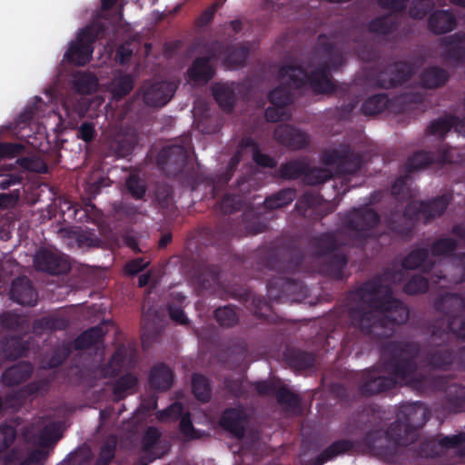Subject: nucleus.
<instances>
[{
  "instance_id": "obj_1",
  "label": "nucleus",
  "mask_w": 465,
  "mask_h": 465,
  "mask_svg": "<svg viewBox=\"0 0 465 465\" xmlns=\"http://www.w3.org/2000/svg\"><path fill=\"white\" fill-rule=\"evenodd\" d=\"M351 43L348 35L341 31H334L330 37L325 34L318 36L315 52L324 58L313 70L310 65L283 64L279 70V77L285 81L268 94L272 105L286 108L292 103V89H300L306 84L317 94H336L344 96L351 85L345 83L338 84L331 78V71H338L347 63Z\"/></svg>"
},
{
  "instance_id": "obj_2",
  "label": "nucleus",
  "mask_w": 465,
  "mask_h": 465,
  "mask_svg": "<svg viewBox=\"0 0 465 465\" xmlns=\"http://www.w3.org/2000/svg\"><path fill=\"white\" fill-rule=\"evenodd\" d=\"M348 316L351 325L361 333L377 339L389 338L396 325L405 323L408 307L393 295V290L376 275L349 292Z\"/></svg>"
},
{
  "instance_id": "obj_3",
  "label": "nucleus",
  "mask_w": 465,
  "mask_h": 465,
  "mask_svg": "<svg viewBox=\"0 0 465 465\" xmlns=\"http://www.w3.org/2000/svg\"><path fill=\"white\" fill-rule=\"evenodd\" d=\"M363 412L368 419L364 423L367 430L361 443L371 451L386 459L392 458L397 446H408L418 439L421 429L430 417L423 402H406L400 406L396 420L384 430L385 412L379 406H367Z\"/></svg>"
},
{
  "instance_id": "obj_4",
  "label": "nucleus",
  "mask_w": 465,
  "mask_h": 465,
  "mask_svg": "<svg viewBox=\"0 0 465 465\" xmlns=\"http://www.w3.org/2000/svg\"><path fill=\"white\" fill-rule=\"evenodd\" d=\"M420 347L414 341H391L382 346V361L385 371L391 376L381 375L376 369H366L358 381V392L371 397L394 390L398 381L411 389L423 392L430 384L429 376L417 372L416 359Z\"/></svg>"
},
{
  "instance_id": "obj_5",
  "label": "nucleus",
  "mask_w": 465,
  "mask_h": 465,
  "mask_svg": "<svg viewBox=\"0 0 465 465\" xmlns=\"http://www.w3.org/2000/svg\"><path fill=\"white\" fill-rule=\"evenodd\" d=\"M287 258L280 259L275 249L260 251L261 264L268 270L281 273L271 278L266 285L269 299L278 303L301 302L308 294V288L302 281L285 275L301 270L304 258L302 252L292 250Z\"/></svg>"
},
{
  "instance_id": "obj_6",
  "label": "nucleus",
  "mask_w": 465,
  "mask_h": 465,
  "mask_svg": "<svg viewBox=\"0 0 465 465\" xmlns=\"http://www.w3.org/2000/svg\"><path fill=\"white\" fill-rule=\"evenodd\" d=\"M451 199L450 193H444L429 201H410L402 213H391L386 221L387 229L394 237L408 239L412 235L414 223L420 215L425 223L441 216Z\"/></svg>"
},
{
  "instance_id": "obj_7",
  "label": "nucleus",
  "mask_w": 465,
  "mask_h": 465,
  "mask_svg": "<svg viewBox=\"0 0 465 465\" xmlns=\"http://www.w3.org/2000/svg\"><path fill=\"white\" fill-rule=\"evenodd\" d=\"M189 152L186 146L172 144L163 147L156 156L158 168L168 177L185 178L192 187L198 184V177L193 167L188 168Z\"/></svg>"
},
{
  "instance_id": "obj_8",
  "label": "nucleus",
  "mask_w": 465,
  "mask_h": 465,
  "mask_svg": "<svg viewBox=\"0 0 465 465\" xmlns=\"http://www.w3.org/2000/svg\"><path fill=\"white\" fill-rule=\"evenodd\" d=\"M446 327L441 328L434 325L429 338L430 348L425 355L426 363L432 369L447 370L451 364L458 363V350L450 343L451 335L459 338L448 327V318Z\"/></svg>"
},
{
  "instance_id": "obj_9",
  "label": "nucleus",
  "mask_w": 465,
  "mask_h": 465,
  "mask_svg": "<svg viewBox=\"0 0 465 465\" xmlns=\"http://www.w3.org/2000/svg\"><path fill=\"white\" fill-rule=\"evenodd\" d=\"M380 222L379 213L369 206L353 208L341 218L342 226L357 245H362L367 238L373 236V229Z\"/></svg>"
},
{
  "instance_id": "obj_10",
  "label": "nucleus",
  "mask_w": 465,
  "mask_h": 465,
  "mask_svg": "<svg viewBox=\"0 0 465 465\" xmlns=\"http://www.w3.org/2000/svg\"><path fill=\"white\" fill-rule=\"evenodd\" d=\"M364 155L355 151L349 143H340L337 147L322 152L321 160L327 166H334L340 175L355 174L362 166Z\"/></svg>"
},
{
  "instance_id": "obj_11",
  "label": "nucleus",
  "mask_w": 465,
  "mask_h": 465,
  "mask_svg": "<svg viewBox=\"0 0 465 465\" xmlns=\"http://www.w3.org/2000/svg\"><path fill=\"white\" fill-rule=\"evenodd\" d=\"M434 309L448 318V327L459 339L465 340V294L446 292L434 301Z\"/></svg>"
},
{
  "instance_id": "obj_12",
  "label": "nucleus",
  "mask_w": 465,
  "mask_h": 465,
  "mask_svg": "<svg viewBox=\"0 0 465 465\" xmlns=\"http://www.w3.org/2000/svg\"><path fill=\"white\" fill-rule=\"evenodd\" d=\"M103 25L99 24L84 27L64 53V60L78 66H84L89 63L94 52V44L103 33Z\"/></svg>"
},
{
  "instance_id": "obj_13",
  "label": "nucleus",
  "mask_w": 465,
  "mask_h": 465,
  "mask_svg": "<svg viewBox=\"0 0 465 465\" xmlns=\"http://www.w3.org/2000/svg\"><path fill=\"white\" fill-rule=\"evenodd\" d=\"M279 174L287 180L303 177V182L309 185H319L332 179V173L327 168L310 167L307 158H298L283 163L279 167Z\"/></svg>"
},
{
  "instance_id": "obj_14",
  "label": "nucleus",
  "mask_w": 465,
  "mask_h": 465,
  "mask_svg": "<svg viewBox=\"0 0 465 465\" xmlns=\"http://www.w3.org/2000/svg\"><path fill=\"white\" fill-rule=\"evenodd\" d=\"M50 387L51 381L48 379H40L25 384L18 391L0 394V418L9 410H17L26 398L46 394Z\"/></svg>"
},
{
  "instance_id": "obj_15",
  "label": "nucleus",
  "mask_w": 465,
  "mask_h": 465,
  "mask_svg": "<svg viewBox=\"0 0 465 465\" xmlns=\"http://www.w3.org/2000/svg\"><path fill=\"white\" fill-rule=\"evenodd\" d=\"M275 141L292 151L303 150L311 143V136L305 131L288 124H279L273 133Z\"/></svg>"
},
{
  "instance_id": "obj_16",
  "label": "nucleus",
  "mask_w": 465,
  "mask_h": 465,
  "mask_svg": "<svg viewBox=\"0 0 465 465\" xmlns=\"http://www.w3.org/2000/svg\"><path fill=\"white\" fill-rule=\"evenodd\" d=\"M411 76V66L403 62L385 65L376 77L375 84L383 89L394 88L408 82Z\"/></svg>"
},
{
  "instance_id": "obj_17",
  "label": "nucleus",
  "mask_w": 465,
  "mask_h": 465,
  "mask_svg": "<svg viewBox=\"0 0 465 465\" xmlns=\"http://www.w3.org/2000/svg\"><path fill=\"white\" fill-rule=\"evenodd\" d=\"M34 263L37 271L52 275L65 274L71 269L64 257L45 248H41L35 252Z\"/></svg>"
},
{
  "instance_id": "obj_18",
  "label": "nucleus",
  "mask_w": 465,
  "mask_h": 465,
  "mask_svg": "<svg viewBox=\"0 0 465 465\" xmlns=\"http://www.w3.org/2000/svg\"><path fill=\"white\" fill-rule=\"evenodd\" d=\"M176 84L173 82L161 81L145 83L143 86V100L151 107H162L173 96Z\"/></svg>"
},
{
  "instance_id": "obj_19",
  "label": "nucleus",
  "mask_w": 465,
  "mask_h": 465,
  "mask_svg": "<svg viewBox=\"0 0 465 465\" xmlns=\"http://www.w3.org/2000/svg\"><path fill=\"white\" fill-rule=\"evenodd\" d=\"M452 163V155L449 149H442L438 153L428 151H418L408 158L404 169L408 173L419 171L428 167L432 163Z\"/></svg>"
},
{
  "instance_id": "obj_20",
  "label": "nucleus",
  "mask_w": 465,
  "mask_h": 465,
  "mask_svg": "<svg viewBox=\"0 0 465 465\" xmlns=\"http://www.w3.org/2000/svg\"><path fill=\"white\" fill-rule=\"evenodd\" d=\"M247 414L242 407L226 408L221 414L219 425L234 438L242 440L245 436Z\"/></svg>"
},
{
  "instance_id": "obj_21",
  "label": "nucleus",
  "mask_w": 465,
  "mask_h": 465,
  "mask_svg": "<svg viewBox=\"0 0 465 465\" xmlns=\"http://www.w3.org/2000/svg\"><path fill=\"white\" fill-rule=\"evenodd\" d=\"M233 298L249 308L258 319L269 321L274 317L271 303L264 297L254 294L249 289L234 292Z\"/></svg>"
},
{
  "instance_id": "obj_22",
  "label": "nucleus",
  "mask_w": 465,
  "mask_h": 465,
  "mask_svg": "<svg viewBox=\"0 0 465 465\" xmlns=\"http://www.w3.org/2000/svg\"><path fill=\"white\" fill-rule=\"evenodd\" d=\"M440 45L444 48L441 58L456 64L465 62V32L459 31L441 38Z\"/></svg>"
},
{
  "instance_id": "obj_23",
  "label": "nucleus",
  "mask_w": 465,
  "mask_h": 465,
  "mask_svg": "<svg viewBox=\"0 0 465 465\" xmlns=\"http://www.w3.org/2000/svg\"><path fill=\"white\" fill-rule=\"evenodd\" d=\"M458 26L455 15L450 10H433L427 18V28L435 35H443L454 31Z\"/></svg>"
},
{
  "instance_id": "obj_24",
  "label": "nucleus",
  "mask_w": 465,
  "mask_h": 465,
  "mask_svg": "<svg viewBox=\"0 0 465 465\" xmlns=\"http://www.w3.org/2000/svg\"><path fill=\"white\" fill-rule=\"evenodd\" d=\"M10 299L15 302L33 307L36 304L38 294L27 277H18L12 282Z\"/></svg>"
},
{
  "instance_id": "obj_25",
  "label": "nucleus",
  "mask_w": 465,
  "mask_h": 465,
  "mask_svg": "<svg viewBox=\"0 0 465 465\" xmlns=\"http://www.w3.org/2000/svg\"><path fill=\"white\" fill-rule=\"evenodd\" d=\"M451 128H455L457 132L465 136V117L460 119L450 114L439 117L431 121L427 127V133L443 138Z\"/></svg>"
},
{
  "instance_id": "obj_26",
  "label": "nucleus",
  "mask_w": 465,
  "mask_h": 465,
  "mask_svg": "<svg viewBox=\"0 0 465 465\" xmlns=\"http://www.w3.org/2000/svg\"><path fill=\"white\" fill-rule=\"evenodd\" d=\"M341 245L336 232H327L313 236L310 241V246L316 257H323L331 254Z\"/></svg>"
},
{
  "instance_id": "obj_27",
  "label": "nucleus",
  "mask_w": 465,
  "mask_h": 465,
  "mask_svg": "<svg viewBox=\"0 0 465 465\" xmlns=\"http://www.w3.org/2000/svg\"><path fill=\"white\" fill-rule=\"evenodd\" d=\"M34 371V366L29 361H21L4 371L1 382L7 387L16 386L26 381Z\"/></svg>"
},
{
  "instance_id": "obj_28",
  "label": "nucleus",
  "mask_w": 465,
  "mask_h": 465,
  "mask_svg": "<svg viewBox=\"0 0 465 465\" xmlns=\"http://www.w3.org/2000/svg\"><path fill=\"white\" fill-rule=\"evenodd\" d=\"M450 77V73L438 65L425 67L419 74L421 86L430 90L444 86L449 82Z\"/></svg>"
},
{
  "instance_id": "obj_29",
  "label": "nucleus",
  "mask_w": 465,
  "mask_h": 465,
  "mask_svg": "<svg viewBox=\"0 0 465 465\" xmlns=\"http://www.w3.org/2000/svg\"><path fill=\"white\" fill-rule=\"evenodd\" d=\"M430 250L424 247L416 248L410 252L401 261V267L405 270H416L421 268L423 272L429 273L435 262L429 259Z\"/></svg>"
},
{
  "instance_id": "obj_30",
  "label": "nucleus",
  "mask_w": 465,
  "mask_h": 465,
  "mask_svg": "<svg viewBox=\"0 0 465 465\" xmlns=\"http://www.w3.org/2000/svg\"><path fill=\"white\" fill-rule=\"evenodd\" d=\"M442 406L450 413L465 412V386L457 383L449 385Z\"/></svg>"
},
{
  "instance_id": "obj_31",
  "label": "nucleus",
  "mask_w": 465,
  "mask_h": 465,
  "mask_svg": "<svg viewBox=\"0 0 465 465\" xmlns=\"http://www.w3.org/2000/svg\"><path fill=\"white\" fill-rule=\"evenodd\" d=\"M463 440L461 435L444 436L441 439H431L421 445V450L427 457H438L446 450L455 448Z\"/></svg>"
},
{
  "instance_id": "obj_32",
  "label": "nucleus",
  "mask_w": 465,
  "mask_h": 465,
  "mask_svg": "<svg viewBox=\"0 0 465 465\" xmlns=\"http://www.w3.org/2000/svg\"><path fill=\"white\" fill-rule=\"evenodd\" d=\"M355 447L351 440L341 439L333 441L324 449L313 460V465H323L324 463L334 460L340 455L351 452Z\"/></svg>"
},
{
  "instance_id": "obj_33",
  "label": "nucleus",
  "mask_w": 465,
  "mask_h": 465,
  "mask_svg": "<svg viewBox=\"0 0 465 465\" xmlns=\"http://www.w3.org/2000/svg\"><path fill=\"white\" fill-rule=\"evenodd\" d=\"M213 56H202L193 60L187 70L190 80L194 83H208L214 75V68L211 64Z\"/></svg>"
},
{
  "instance_id": "obj_34",
  "label": "nucleus",
  "mask_w": 465,
  "mask_h": 465,
  "mask_svg": "<svg viewBox=\"0 0 465 465\" xmlns=\"http://www.w3.org/2000/svg\"><path fill=\"white\" fill-rule=\"evenodd\" d=\"M173 378V371L164 363H159L150 371L149 384L155 391H166L172 387Z\"/></svg>"
},
{
  "instance_id": "obj_35",
  "label": "nucleus",
  "mask_w": 465,
  "mask_h": 465,
  "mask_svg": "<svg viewBox=\"0 0 465 465\" xmlns=\"http://www.w3.org/2000/svg\"><path fill=\"white\" fill-rule=\"evenodd\" d=\"M348 262L347 255L341 252H334L321 265L320 272L331 279L341 280Z\"/></svg>"
},
{
  "instance_id": "obj_36",
  "label": "nucleus",
  "mask_w": 465,
  "mask_h": 465,
  "mask_svg": "<svg viewBox=\"0 0 465 465\" xmlns=\"http://www.w3.org/2000/svg\"><path fill=\"white\" fill-rule=\"evenodd\" d=\"M105 322H102L96 326L91 327L81 334H79L72 342L75 351H82L89 349L104 340L105 331L104 325Z\"/></svg>"
},
{
  "instance_id": "obj_37",
  "label": "nucleus",
  "mask_w": 465,
  "mask_h": 465,
  "mask_svg": "<svg viewBox=\"0 0 465 465\" xmlns=\"http://www.w3.org/2000/svg\"><path fill=\"white\" fill-rule=\"evenodd\" d=\"M1 350L6 361H15L25 356L29 347L22 337L10 336L2 339Z\"/></svg>"
},
{
  "instance_id": "obj_38",
  "label": "nucleus",
  "mask_w": 465,
  "mask_h": 465,
  "mask_svg": "<svg viewBox=\"0 0 465 465\" xmlns=\"http://www.w3.org/2000/svg\"><path fill=\"white\" fill-rule=\"evenodd\" d=\"M400 26V19L390 14L379 15L368 24L369 32L378 35H390L396 32Z\"/></svg>"
},
{
  "instance_id": "obj_39",
  "label": "nucleus",
  "mask_w": 465,
  "mask_h": 465,
  "mask_svg": "<svg viewBox=\"0 0 465 465\" xmlns=\"http://www.w3.org/2000/svg\"><path fill=\"white\" fill-rule=\"evenodd\" d=\"M216 45H219L220 49H223L220 50V54L224 55L226 64L234 66L244 65L250 52L248 46L242 44L227 45L225 47L220 43H216Z\"/></svg>"
},
{
  "instance_id": "obj_40",
  "label": "nucleus",
  "mask_w": 465,
  "mask_h": 465,
  "mask_svg": "<svg viewBox=\"0 0 465 465\" xmlns=\"http://www.w3.org/2000/svg\"><path fill=\"white\" fill-rule=\"evenodd\" d=\"M213 95L220 108L225 113H231L235 105L236 94L228 84H219L213 87Z\"/></svg>"
},
{
  "instance_id": "obj_41",
  "label": "nucleus",
  "mask_w": 465,
  "mask_h": 465,
  "mask_svg": "<svg viewBox=\"0 0 465 465\" xmlns=\"http://www.w3.org/2000/svg\"><path fill=\"white\" fill-rule=\"evenodd\" d=\"M69 326V320L60 314L43 316L33 322L35 331H64Z\"/></svg>"
},
{
  "instance_id": "obj_42",
  "label": "nucleus",
  "mask_w": 465,
  "mask_h": 465,
  "mask_svg": "<svg viewBox=\"0 0 465 465\" xmlns=\"http://www.w3.org/2000/svg\"><path fill=\"white\" fill-rule=\"evenodd\" d=\"M287 363L296 370H307L313 367L315 357L313 353L301 350H289L285 353Z\"/></svg>"
},
{
  "instance_id": "obj_43",
  "label": "nucleus",
  "mask_w": 465,
  "mask_h": 465,
  "mask_svg": "<svg viewBox=\"0 0 465 465\" xmlns=\"http://www.w3.org/2000/svg\"><path fill=\"white\" fill-rule=\"evenodd\" d=\"M296 198V190L284 188L265 198L263 206L268 210H276L290 204Z\"/></svg>"
},
{
  "instance_id": "obj_44",
  "label": "nucleus",
  "mask_w": 465,
  "mask_h": 465,
  "mask_svg": "<svg viewBox=\"0 0 465 465\" xmlns=\"http://www.w3.org/2000/svg\"><path fill=\"white\" fill-rule=\"evenodd\" d=\"M74 350V348L71 341H63L60 345L52 350L45 362V368L54 369L60 367Z\"/></svg>"
},
{
  "instance_id": "obj_45",
  "label": "nucleus",
  "mask_w": 465,
  "mask_h": 465,
  "mask_svg": "<svg viewBox=\"0 0 465 465\" xmlns=\"http://www.w3.org/2000/svg\"><path fill=\"white\" fill-rule=\"evenodd\" d=\"M458 242L450 237H441L435 240L430 245V252L434 257L454 258Z\"/></svg>"
},
{
  "instance_id": "obj_46",
  "label": "nucleus",
  "mask_w": 465,
  "mask_h": 465,
  "mask_svg": "<svg viewBox=\"0 0 465 465\" xmlns=\"http://www.w3.org/2000/svg\"><path fill=\"white\" fill-rule=\"evenodd\" d=\"M389 104L386 94H377L368 97L361 104V111L364 115H375L382 113Z\"/></svg>"
},
{
  "instance_id": "obj_47",
  "label": "nucleus",
  "mask_w": 465,
  "mask_h": 465,
  "mask_svg": "<svg viewBox=\"0 0 465 465\" xmlns=\"http://www.w3.org/2000/svg\"><path fill=\"white\" fill-rule=\"evenodd\" d=\"M275 397L278 404L286 411H295L301 407V397L283 384L280 385Z\"/></svg>"
},
{
  "instance_id": "obj_48",
  "label": "nucleus",
  "mask_w": 465,
  "mask_h": 465,
  "mask_svg": "<svg viewBox=\"0 0 465 465\" xmlns=\"http://www.w3.org/2000/svg\"><path fill=\"white\" fill-rule=\"evenodd\" d=\"M322 198L320 194L314 193H304L296 202L295 208L299 214L303 217L309 215L310 210L315 211L321 205Z\"/></svg>"
},
{
  "instance_id": "obj_49",
  "label": "nucleus",
  "mask_w": 465,
  "mask_h": 465,
  "mask_svg": "<svg viewBox=\"0 0 465 465\" xmlns=\"http://www.w3.org/2000/svg\"><path fill=\"white\" fill-rule=\"evenodd\" d=\"M135 145L134 136L118 135L111 142L110 147L117 157L124 158L133 153Z\"/></svg>"
},
{
  "instance_id": "obj_50",
  "label": "nucleus",
  "mask_w": 465,
  "mask_h": 465,
  "mask_svg": "<svg viewBox=\"0 0 465 465\" xmlns=\"http://www.w3.org/2000/svg\"><path fill=\"white\" fill-rule=\"evenodd\" d=\"M192 391L194 397L203 402H207L211 399V386L208 379L203 374H193Z\"/></svg>"
},
{
  "instance_id": "obj_51",
  "label": "nucleus",
  "mask_w": 465,
  "mask_h": 465,
  "mask_svg": "<svg viewBox=\"0 0 465 465\" xmlns=\"http://www.w3.org/2000/svg\"><path fill=\"white\" fill-rule=\"evenodd\" d=\"M216 322L222 327L231 328L236 325L239 322V316L236 312V307L232 305H225L218 307L213 312Z\"/></svg>"
},
{
  "instance_id": "obj_52",
  "label": "nucleus",
  "mask_w": 465,
  "mask_h": 465,
  "mask_svg": "<svg viewBox=\"0 0 465 465\" xmlns=\"http://www.w3.org/2000/svg\"><path fill=\"white\" fill-rule=\"evenodd\" d=\"M127 354L128 350L124 345L118 346L105 367V373L110 376L118 375L125 364Z\"/></svg>"
},
{
  "instance_id": "obj_53",
  "label": "nucleus",
  "mask_w": 465,
  "mask_h": 465,
  "mask_svg": "<svg viewBox=\"0 0 465 465\" xmlns=\"http://www.w3.org/2000/svg\"><path fill=\"white\" fill-rule=\"evenodd\" d=\"M197 282L203 290H210L213 286L218 285L220 282L219 267L213 264L204 266L203 272L198 276Z\"/></svg>"
},
{
  "instance_id": "obj_54",
  "label": "nucleus",
  "mask_w": 465,
  "mask_h": 465,
  "mask_svg": "<svg viewBox=\"0 0 465 465\" xmlns=\"http://www.w3.org/2000/svg\"><path fill=\"white\" fill-rule=\"evenodd\" d=\"M138 382L137 377L133 373H125L119 377L113 389L114 395L117 400H122L125 397L126 392L136 387Z\"/></svg>"
},
{
  "instance_id": "obj_55",
  "label": "nucleus",
  "mask_w": 465,
  "mask_h": 465,
  "mask_svg": "<svg viewBox=\"0 0 465 465\" xmlns=\"http://www.w3.org/2000/svg\"><path fill=\"white\" fill-rule=\"evenodd\" d=\"M429 281L420 274L412 275L403 286V292L410 295L425 293L429 290Z\"/></svg>"
},
{
  "instance_id": "obj_56",
  "label": "nucleus",
  "mask_w": 465,
  "mask_h": 465,
  "mask_svg": "<svg viewBox=\"0 0 465 465\" xmlns=\"http://www.w3.org/2000/svg\"><path fill=\"white\" fill-rule=\"evenodd\" d=\"M116 450V438L111 435L100 449V452L95 460V465H109L114 458Z\"/></svg>"
},
{
  "instance_id": "obj_57",
  "label": "nucleus",
  "mask_w": 465,
  "mask_h": 465,
  "mask_svg": "<svg viewBox=\"0 0 465 465\" xmlns=\"http://www.w3.org/2000/svg\"><path fill=\"white\" fill-rule=\"evenodd\" d=\"M434 8L431 0H412L409 8V15L414 20H421L430 15Z\"/></svg>"
},
{
  "instance_id": "obj_58",
  "label": "nucleus",
  "mask_w": 465,
  "mask_h": 465,
  "mask_svg": "<svg viewBox=\"0 0 465 465\" xmlns=\"http://www.w3.org/2000/svg\"><path fill=\"white\" fill-rule=\"evenodd\" d=\"M410 180V173L401 175L397 178L391 185V194L399 202L408 201L411 198V193L407 183Z\"/></svg>"
},
{
  "instance_id": "obj_59",
  "label": "nucleus",
  "mask_w": 465,
  "mask_h": 465,
  "mask_svg": "<svg viewBox=\"0 0 465 465\" xmlns=\"http://www.w3.org/2000/svg\"><path fill=\"white\" fill-rule=\"evenodd\" d=\"M243 204L244 199L242 195L226 193L219 203V208L222 213L229 214L241 210Z\"/></svg>"
},
{
  "instance_id": "obj_60",
  "label": "nucleus",
  "mask_w": 465,
  "mask_h": 465,
  "mask_svg": "<svg viewBox=\"0 0 465 465\" xmlns=\"http://www.w3.org/2000/svg\"><path fill=\"white\" fill-rule=\"evenodd\" d=\"M134 88V79L130 74H124L115 79L113 87V95L120 100L126 96Z\"/></svg>"
},
{
  "instance_id": "obj_61",
  "label": "nucleus",
  "mask_w": 465,
  "mask_h": 465,
  "mask_svg": "<svg viewBox=\"0 0 465 465\" xmlns=\"http://www.w3.org/2000/svg\"><path fill=\"white\" fill-rule=\"evenodd\" d=\"M176 300L180 305L170 303L167 306L168 313L172 321L181 325H186L189 323V320L182 307V303L184 302L185 297L181 293L176 294Z\"/></svg>"
},
{
  "instance_id": "obj_62",
  "label": "nucleus",
  "mask_w": 465,
  "mask_h": 465,
  "mask_svg": "<svg viewBox=\"0 0 465 465\" xmlns=\"http://www.w3.org/2000/svg\"><path fill=\"white\" fill-rule=\"evenodd\" d=\"M74 85L80 94H91L96 88L97 79L91 74H79L75 77Z\"/></svg>"
},
{
  "instance_id": "obj_63",
  "label": "nucleus",
  "mask_w": 465,
  "mask_h": 465,
  "mask_svg": "<svg viewBox=\"0 0 465 465\" xmlns=\"http://www.w3.org/2000/svg\"><path fill=\"white\" fill-rule=\"evenodd\" d=\"M126 187L133 198L136 200H143L144 198L146 186L137 175L131 174L126 179Z\"/></svg>"
},
{
  "instance_id": "obj_64",
  "label": "nucleus",
  "mask_w": 465,
  "mask_h": 465,
  "mask_svg": "<svg viewBox=\"0 0 465 465\" xmlns=\"http://www.w3.org/2000/svg\"><path fill=\"white\" fill-rule=\"evenodd\" d=\"M25 319L23 316L12 312H6L0 317V323L4 329L10 331H19L23 328Z\"/></svg>"
}]
</instances>
